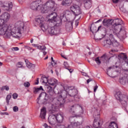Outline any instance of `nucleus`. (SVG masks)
Masks as SVG:
<instances>
[{"instance_id": "obj_1", "label": "nucleus", "mask_w": 128, "mask_h": 128, "mask_svg": "<svg viewBox=\"0 0 128 128\" xmlns=\"http://www.w3.org/2000/svg\"><path fill=\"white\" fill-rule=\"evenodd\" d=\"M48 16H51L52 18L50 20H52V22L54 23L56 26L52 27H48V25L46 23L44 22V18L42 16H39L36 19V22H37L38 24H40L41 30L43 32H46L48 30V32L50 34H60V24H62V21L64 18V14L61 15L60 18L56 20V12H52L50 14H49Z\"/></svg>"}, {"instance_id": "obj_2", "label": "nucleus", "mask_w": 128, "mask_h": 128, "mask_svg": "<svg viewBox=\"0 0 128 128\" xmlns=\"http://www.w3.org/2000/svg\"><path fill=\"white\" fill-rule=\"evenodd\" d=\"M0 34H4L6 38H10V36L13 38H18L20 34H22L20 28H18L15 31L12 30V28L8 25H4L0 26Z\"/></svg>"}, {"instance_id": "obj_3", "label": "nucleus", "mask_w": 128, "mask_h": 128, "mask_svg": "<svg viewBox=\"0 0 128 128\" xmlns=\"http://www.w3.org/2000/svg\"><path fill=\"white\" fill-rule=\"evenodd\" d=\"M68 96V90H62L60 94H58L57 96L54 99V100L56 102V104L62 106L66 102V100H68L69 102H72V100H71Z\"/></svg>"}, {"instance_id": "obj_4", "label": "nucleus", "mask_w": 128, "mask_h": 128, "mask_svg": "<svg viewBox=\"0 0 128 128\" xmlns=\"http://www.w3.org/2000/svg\"><path fill=\"white\" fill-rule=\"evenodd\" d=\"M116 98L118 100L122 106L126 108L128 106V96L122 94L120 91L116 92L114 94Z\"/></svg>"}, {"instance_id": "obj_5", "label": "nucleus", "mask_w": 128, "mask_h": 128, "mask_svg": "<svg viewBox=\"0 0 128 128\" xmlns=\"http://www.w3.org/2000/svg\"><path fill=\"white\" fill-rule=\"evenodd\" d=\"M41 12L42 14H46L48 10L54 8V2L52 0L48 1L44 4H42Z\"/></svg>"}, {"instance_id": "obj_6", "label": "nucleus", "mask_w": 128, "mask_h": 128, "mask_svg": "<svg viewBox=\"0 0 128 128\" xmlns=\"http://www.w3.org/2000/svg\"><path fill=\"white\" fill-rule=\"evenodd\" d=\"M114 30L116 34H118L120 38H122L123 40L126 38V32L122 24L114 26Z\"/></svg>"}, {"instance_id": "obj_7", "label": "nucleus", "mask_w": 128, "mask_h": 128, "mask_svg": "<svg viewBox=\"0 0 128 128\" xmlns=\"http://www.w3.org/2000/svg\"><path fill=\"white\" fill-rule=\"evenodd\" d=\"M64 88L66 90H68V96H69V98H74V96L78 94V90L74 88V86H65Z\"/></svg>"}, {"instance_id": "obj_8", "label": "nucleus", "mask_w": 128, "mask_h": 128, "mask_svg": "<svg viewBox=\"0 0 128 128\" xmlns=\"http://www.w3.org/2000/svg\"><path fill=\"white\" fill-rule=\"evenodd\" d=\"M42 1L38 0L31 3L30 4V8L32 10H40L42 12Z\"/></svg>"}, {"instance_id": "obj_9", "label": "nucleus", "mask_w": 128, "mask_h": 128, "mask_svg": "<svg viewBox=\"0 0 128 128\" xmlns=\"http://www.w3.org/2000/svg\"><path fill=\"white\" fill-rule=\"evenodd\" d=\"M42 94H45V98L44 99L43 102H42V104H48V102H56V100H54V99L52 100L50 96L48 95L46 93L42 92L39 95V97L37 98V103H38V104H40V103H38V100H40V98H42Z\"/></svg>"}, {"instance_id": "obj_10", "label": "nucleus", "mask_w": 128, "mask_h": 128, "mask_svg": "<svg viewBox=\"0 0 128 128\" xmlns=\"http://www.w3.org/2000/svg\"><path fill=\"white\" fill-rule=\"evenodd\" d=\"M90 30L92 34H94V32H98V30H100L102 32H104V36H106V28H102V26H99L98 29H96V25L92 24Z\"/></svg>"}, {"instance_id": "obj_11", "label": "nucleus", "mask_w": 128, "mask_h": 128, "mask_svg": "<svg viewBox=\"0 0 128 128\" xmlns=\"http://www.w3.org/2000/svg\"><path fill=\"white\" fill-rule=\"evenodd\" d=\"M70 10L75 15V16H80L82 14V9L76 4L71 6L70 7Z\"/></svg>"}, {"instance_id": "obj_12", "label": "nucleus", "mask_w": 128, "mask_h": 128, "mask_svg": "<svg viewBox=\"0 0 128 128\" xmlns=\"http://www.w3.org/2000/svg\"><path fill=\"white\" fill-rule=\"evenodd\" d=\"M47 92L48 94V96H50V98H52L51 100H54L56 98V96H54L55 94L54 92V89L52 88V87L49 86L47 88Z\"/></svg>"}, {"instance_id": "obj_13", "label": "nucleus", "mask_w": 128, "mask_h": 128, "mask_svg": "<svg viewBox=\"0 0 128 128\" xmlns=\"http://www.w3.org/2000/svg\"><path fill=\"white\" fill-rule=\"evenodd\" d=\"M80 108V110H82V107L80 106L78 104H75L72 106H71L70 110V112H71V114H74L76 112V110Z\"/></svg>"}, {"instance_id": "obj_14", "label": "nucleus", "mask_w": 128, "mask_h": 128, "mask_svg": "<svg viewBox=\"0 0 128 128\" xmlns=\"http://www.w3.org/2000/svg\"><path fill=\"white\" fill-rule=\"evenodd\" d=\"M48 122H49L50 124H54L56 121V115L54 114L50 115L48 118Z\"/></svg>"}, {"instance_id": "obj_15", "label": "nucleus", "mask_w": 128, "mask_h": 128, "mask_svg": "<svg viewBox=\"0 0 128 128\" xmlns=\"http://www.w3.org/2000/svg\"><path fill=\"white\" fill-rule=\"evenodd\" d=\"M46 108L43 107L40 110V116L42 120H44L46 118Z\"/></svg>"}, {"instance_id": "obj_16", "label": "nucleus", "mask_w": 128, "mask_h": 128, "mask_svg": "<svg viewBox=\"0 0 128 128\" xmlns=\"http://www.w3.org/2000/svg\"><path fill=\"white\" fill-rule=\"evenodd\" d=\"M84 6L86 10H90L92 8V0H84Z\"/></svg>"}, {"instance_id": "obj_17", "label": "nucleus", "mask_w": 128, "mask_h": 128, "mask_svg": "<svg viewBox=\"0 0 128 128\" xmlns=\"http://www.w3.org/2000/svg\"><path fill=\"white\" fill-rule=\"evenodd\" d=\"M72 24H74V22L72 21H70L66 23V28L68 32H70L72 30Z\"/></svg>"}, {"instance_id": "obj_18", "label": "nucleus", "mask_w": 128, "mask_h": 128, "mask_svg": "<svg viewBox=\"0 0 128 128\" xmlns=\"http://www.w3.org/2000/svg\"><path fill=\"white\" fill-rule=\"evenodd\" d=\"M110 70H112L116 72H120V67L118 66H111L107 69V74H108V71Z\"/></svg>"}, {"instance_id": "obj_19", "label": "nucleus", "mask_w": 128, "mask_h": 128, "mask_svg": "<svg viewBox=\"0 0 128 128\" xmlns=\"http://www.w3.org/2000/svg\"><path fill=\"white\" fill-rule=\"evenodd\" d=\"M120 82L121 84H128V76H124L120 78Z\"/></svg>"}, {"instance_id": "obj_20", "label": "nucleus", "mask_w": 128, "mask_h": 128, "mask_svg": "<svg viewBox=\"0 0 128 128\" xmlns=\"http://www.w3.org/2000/svg\"><path fill=\"white\" fill-rule=\"evenodd\" d=\"M56 120L57 122L62 124L64 121V114H58L56 116Z\"/></svg>"}, {"instance_id": "obj_21", "label": "nucleus", "mask_w": 128, "mask_h": 128, "mask_svg": "<svg viewBox=\"0 0 128 128\" xmlns=\"http://www.w3.org/2000/svg\"><path fill=\"white\" fill-rule=\"evenodd\" d=\"M0 17L4 20L6 22H8V20H10V16L9 14L6 12L2 14L1 15Z\"/></svg>"}, {"instance_id": "obj_22", "label": "nucleus", "mask_w": 128, "mask_h": 128, "mask_svg": "<svg viewBox=\"0 0 128 128\" xmlns=\"http://www.w3.org/2000/svg\"><path fill=\"white\" fill-rule=\"evenodd\" d=\"M72 0H63L61 4L63 6H70L72 4Z\"/></svg>"}, {"instance_id": "obj_23", "label": "nucleus", "mask_w": 128, "mask_h": 128, "mask_svg": "<svg viewBox=\"0 0 128 128\" xmlns=\"http://www.w3.org/2000/svg\"><path fill=\"white\" fill-rule=\"evenodd\" d=\"M102 122H100V121H98L96 118L94 120L93 126L94 128H99L102 126Z\"/></svg>"}, {"instance_id": "obj_24", "label": "nucleus", "mask_w": 128, "mask_h": 128, "mask_svg": "<svg viewBox=\"0 0 128 128\" xmlns=\"http://www.w3.org/2000/svg\"><path fill=\"white\" fill-rule=\"evenodd\" d=\"M58 82V80L55 78H52L48 80V84H50V86H54V88H56V84Z\"/></svg>"}, {"instance_id": "obj_25", "label": "nucleus", "mask_w": 128, "mask_h": 128, "mask_svg": "<svg viewBox=\"0 0 128 128\" xmlns=\"http://www.w3.org/2000/svg\"><path fill=\"white\" fill-rule=\"evenodd\" d=\"M24 61L28 68H36V64L30 63L28 60H25Z\"/></svg>"}, {"instance_id": "obj_26", "label": "nucleus", "mask_w": 128, "mask_h": 128, "mask_svg": "<svg viewBox=\"0 0 128 128\" xmlns=\"http://www.w3.org/2000/svg\"><path fill=\"white\" fill-rule=\"evenodd\" d=\"M113 22L114 24V26H118L120 24H122L123 22L121 19L117 18L113 20Z\"/></svg>"}, {"instance_id": "obj_27", "label": "nucleus", "mask_w": 128, "mask_h": 128, "mask_svg": "<svg viewBox=\"0 0 128 128\" xmlns=\"http://www.w3.org/2000/svg\"><path fill=\"white\" fill-rule=\"evenodd\" d=\"M110 20H108L106 19H104L102 21V24L104 26H106V28L110 27Z\"/></svg>"}, {"instance_id": "obj_28", "label": "nucleus", "mask_w": 128, "mask_h": 128, "mask_svg": "<svg viewBox=\"0 0 128 128\" xmlns=\"http://www.w3.org/2000/svg\"><path fill=\"white\" fill-rule=\"evenodd\" d=\"M39 50H41V52H43L44 56L46 54L47 52L45 51L46 50V47L45 46H40Z\"/></svg>"}, {"instance_id": "obj_29", "label": "nucleus", "mask_w": 128, "mask_h": 128, "mask_svg": "<svg viewBox=\"0 0 128 128\" xmlns=\"http://www.w3.org/2000/svg\"><path fill=\"white\" fill-rule=\"evenodd\" d=\"M109 128H118V124L114 122H111L108 126Z\"/></svg>"}, {"instance_id": "obj_30", "label": "nucleus", "mask_w": 128, "mask_h": 128, "mask_svg": "<svg viewBox=\"0 0 128 128\" xmlns=\"http://www.w3.org/2000/svg\"><path fill=\"white\" fill-rule=\"evenodd\" d=\"M40 90H44V88H42V87L40 86L39 88H36V87H34L33 88V92L34 94H37Z\"/></svg>"}, {"instance_id": "obj_31", "label": "nucleus", "mask_w": 128, "mask_h": 128, "mask_svg": "<svg viewBox=\"0 0 128 128\" xmlns=\"http://www.w3.org/2000/svg\"><path fill=\"white\" fill-rule=\"evenodd\" d=\"M72 124L74 126V128H80V122H72Z\"/></svg>"}, {"instance_id": "obj_32", "label": "nucleus", "mask_w": 128, "mask_h": 128, "mask_svg": "<svg viewBox=\"0 0 128 128\" xmlns=\"http://www.w3.org/2000/svg\"><path fill=\"white\" fill-rule=\"evenodd\" d=\"M6 22V21L4 20L2 18L0 17V26H8L6 24H4Z\"/></svg>"}, {"instance_id": "obj_33", "label": "nucleus", "mask_w": 128, "mask_h": 128, "mask_svg": "<svg viewBox=\"0 0 128 128\" xmlns=\"http://www.w3.org/2000/svg\"><path fill=\"white\" fill-rule=\"evenodd\" d=\"M112 46L114 48H116L120 46V43H118L117 40H114V41L112 42Z\"/></svg>"}, {"instance_id": "obj_34", "label": "nucleus", "mask_w": 128, "mask_h": 128, "mask_svg": "<svg viewBox=\"0 0 128 128\" xmlns=\"http://www.w3.org/2000/svg\"><path fill=\"white\" fill-rule=\"evenodd\" d=\"M112 40L110 38L106 40H104V42L106 43V44H108V46H112Z\"/></svg>"}, {"instance_id": "obj_35", "label": "nucleus", "mask_w": 128, "mask_h": 128, "mask_svg": "<svg viewBox=\"0 0 128 128\" xmlns=\"http://www.w3.org/2000/svg\"><path fill=\"white\" fill-rule=\"evenodd\" d=\"M10 98H12V94H10L6 96V100L8 106L10 104Z\"/></svg>"}, {"instance_id": "obj_36", "label": "nucleus", "mask_w": 128, "mask_h": 128, "mask_svg": "<svg viewBox=\"0 0 128 128\" xmlns=\"http://www.w3.org/2000/svg\"><path fill=\"white\" fill-rule=\"evenodd\" d=\"M100 60H102V62H106V60H108V56H106V54L102 55L100 57Z\"/></svg>"}, {"instance_id": "obj_37", "label": "nucleus", "mask_w": 128, "mask_h": 128, "mask_svg": "<svg viewBox=\"0 0 128 128\" xmlns=\"http://www.w3.org/2000/svg\"><path fill=\"white\" fill-rule=\"evenodd\" d=\"M94 60H95L97 64L99 66V64H102V62L100 61V57H97L95 59H94Z\"/></svg>"}, {"instance_id": "obj_38", "label": "nucleus", "mask_w": 128, "mask_h": 128, "mask_svg": "<svg viewBox=\"0 0 128 128\" xmlns=\"http://www.w3.org/2000/svg\"><path fill=\"white\" fill-rule=\"evenodd\" d=\"M42 78H43L42 82L44 84H48V78L44 76H42Z\"/></svg>"}, {"instance_id": "obj_39", "label": "nucleus", "mask_w": 128, "mask_h": 128, "mask_svg": "<svg viewBox=\"0 0 128 128\" xmlns=\"http://www.w3.org/2000/svg\"><path fill=\"white\" fill-rule=\"evenodd\" d=\"M93 116L94 118L95 116H98V118L100 117V113L98 112V110H96L94 114H93Z\"/></svg>"}, {"instance_id": "obj_40", "label": "nucleus", "mask_w": 128, "mask_h": 128, "mask_svg": "<svg viewBox=\"0 0 128 128\" xmlns=\"http://www.w3.org/2000/svg\"><path fill=\"white\" fill-rule=\"evenodd\" d=\"M12 3L10 2V4H8V7H7L6 10H12Z\"/></svg>"}, {"instance_id": "obj_41", "label": "nucleus", "mask_w": 128, "mask_h": 128, "mask_svg": "<svg viewBox=\"0 0 128 128\" xmlns=\"http://www.w3.org/2000/svg\"><path fill=\"white\" fill-rule=\"evenodd\" d=\"M4 90L8 91L10 90V88L8 86H3L2 88V90Z\"/></svg>"}, {"instance_id": "obj_42", "label": "nucleus", "mask_w": 128, "mask_h": 128, "mask_svg": "<svg viewBox=\"0 0 128 128\" xmlns=\"http://www.w3.org/2000/svg\"><path fill=\"white\" fill-rule=\"evenodd\" d=\"M24 86H26V88H28L30 86V84L29 82H24Z\"/></svg>"}, {"instance_id": "obj_43", "label": "nucleus", "mask_w": 128, "mask_h": 128, "mask_svg": "<svg viewBox=\"0 0 128 128\" xmlns=\"http://www.w3.org/2000/svg\"><path fill=\"white\" fill-rule=\"evenodd\" d=\"M64 66H65V68L68 69L70 68V66H68V62H64Z\"/></svg>"}, {"instance_id": "obj_44", "label": "nucleus", "mask_w": 128, "mask_h": 128, "mask_svg": "<svg viewBox=\"0 0 128 128\" xmlns=\"http://www.w3.org/2000/svg\"><path fill=\"white\" fill-rule=\"evenodd\" d=\"M13 110L15 112H18V107L17 106H14V107H13Z\"/></svg>"}, {"instance_id": "obj_45", "label": "nucleus", "mask_w": 128, "mask_h": 128, "mask_svg": "<svg viewBox=\"0 0 128 128\" xmlns=\"http://www.w3.org/2000/svg\"><path fill=\"white\" fill-rule=\"evenodd\" d=\"M17 66H18V68H22V62H18L17 64Z\"/></svg>"}, {"instance_id": "obj_46", "label": "nucleus", "mask_w": 128, "mask_h": 128, "mask_svg": "<svg viewBox=\"0 0 128 128\" xmlns=\"http://www.w3.org/2000/svg\"><path fill=\"white\" fill-rule=\"evenodd\" d=\"M12 50H15L16 52L20 48H18V47H14L12 48Z\"/></svg>"}, {"instance_id": "obj_47", "label": "nucleus", "mask_w": 128, "mask_h": 128, "mask_svg": "<svg viewBox=\"0 0 128 128\" xmlns=\"http://www.w3.org/2000/svg\"><path fill=\"white\" fill-rule=\"evenodd\" d=\"M13 98H18V94L16 93H14L12 94Z\"/></svg>"}, {"instance_id": "obj_48", "label": "nucleus", "mask_w": 128, "mask_h": 128, "mask_svg": "<svg viewBox=\"0 0 128 128\" xmlns=\"http://www.w3.org/2000/svg\"><path fill=\"white\" fill-rule=\"evenodd\" d=\"M51 64L52 66H56V61H52L51 62Z\"/></svg>"}, {"instance_id": "obj_49", "label": "nucleus", "mask_w": 128, "mask_h": 128, "mask_svg": "<svg viewBox=\"0 0 128 128\" xmlns=\"http://www.w3.org/2000/svg\"><path fill=\"white\" fill-rule=\"evenodd\" d=\"M110 40H114V35L112 34H110Z\"/></svg>"}, {"instance_id": "obj_50", "label": "nucleus", "mask_w": 128, "mask_h": 128, "mask_svg": "<svg viewBox=\"0 0 128 128\" xmlns=\"http://www.w3.org/2000/svg\"><path fill=\"white\" fill-rule=\"evenodd\" d=\"M98 85H96V86H94V92H96V90H98Z\"/></svg>"}, {"instance_id": "obj_51", "label": "nucleus", "mask_w": 128, "mask_h": 128, "mask_svg": "<svg viewBox=\"0 0 128 128\" xmlns=\"http://www.w3.org/2000/svg\"><path fill=\"white\" fill-rule=\"evenodd\" d=\"M92 78H89L87 80L86 82L87 84H90V82H92Z\"/></svg>"}, {"instance_id": "obj_52", "label": "nucleus", "mask_w": 128, "mask_h": 128, "mask_svg": "<svg viewBox=\"0 0 128 128\" xmlns=\"http://www.w3.org/2000/svg\"><path fill=\"white\" fill-rule=\"evenodd\" d=\"M1 114H2V116H4V114H6V116H8V113L7 112H2Z\"/></svg>"}, {"instance_id": "obj_53", "label": "nucleus", "mask_w": 128, "mask_h": 128, "mask_svg": "<svg viewBox=\"0 0 128 128\" xmlns=\"http://www.w3.org/2000/svg\"><path fill=\"white\" fill-rule=\"evenodd\" d=\"M119 0H112V2H114V4H118Z\"/></svg>"}, {"instance_id": "obj_54", "label": "nucleus", "mask_w": 128, "mask_h": 128, "mask_svg": "<svg viewBox=\"0 0 128 128\" xmlns=\"http://www.w3.org/2000/svg\"><path fill=\"white\" fill-rule=\"evenodd\" d=\"M67 70H69V72H70V74H72V71L74 70V69H72V68H67Z\"/></svg>"}, {"instance_id": "obj_55", "label": "nucleus", "mask_w": 128, "mask_h": 128, "mask_svg": "<svg viewBox=\"0 0 128 128\" xmlns=\"http://www.w3.org/2000/svg\"><path fill=\"white\" fill-rule=\"evenodd\" d=\"M82 76H88V74L84 72H82Z\"/></svg>"}, {"instance_id": "obj_56", "label": "nucleus", "mask_w": 128, "mask_h": 128, "mask_svg": "<svg viewBox=\"0 0 128 128\" xmlns=\"http://www.w3.org/2000/svg\"><path fill=\"white\" fill-rule=\"evenodd\" d=\"M36 48H37L38 50H40V46L38 45V44H36Z\"/></svg>"}, {"instance_id": "obj_57", "label": "nucleus", "mask_w": 128, "mask_h": 128, "mask_svg": "<svg viewBox=\"0 0 128 128\" xmlns=\"http://www.w3.org/2000/svg\"><path fill=\"white\" fill-rule=\"evenodd\" d=\"M36 82H35V84H38V78H37V80H36Z\"/></svg>"}, {"instance_id": "obj_58", "label": "nucleus", "mask_w": 128, "mask_h": 128, "mask_svg": "<svg viewBox=\"0 0 128 128\" xmlns=\"http://www.w3.org/2000/svg\"><path fill=\"white\" fill-rule=\"evenodd\" d=\"M44 126L45 128H48V124H44Z\"/></svg>"}, {"instance_id": "obj_59", "label": "nucleus", "mask_w": 128, "mask_h": 128, "mask_svg": "<svg viewBox=\"0 0 128 128\" xmlns=\"http://www.w3.org/2000/svg\"><path fill=\"white\" fill-rule=\"evenodd\" d=\"M123 58L124 60H126V58H128V56L126 55H124Z\"/></svg>"}, {"instance_id": "obj_60", "label": "nucleus", "mask_w": 128, "mask_h": 128, "mask_svg": "<svg viewBox=\"0 0 128 128\" xmlns=\"http://www.w3.org/2000/svg\"><path fill=\"white\" fill-rule=\"evenodd\" d=\"M102 22V19H100L96 21V24L98 22Z\"/></svg>"}, {"instance_id": "obj_61", "label": "nucleus", "mask_w": 128, "mask_h": 128, "mask_svg": "<svg viewBox=\"0 0 128 128\" xmlns=\"http://www.w3.org/2000/svg\"><path fill=\"white\" fill-rule=\"evenodd\" d=\"M18 0L20 4H22V2H23L22 0Z\"/></svg>"}, {"instance_id": "obj_62", "label": "nucleus", "mask_w": 128, "mask_h": 128, "mask_svg": "<svg viewBox=\"0 0 128 128\" xmlns=\"http://www.w3.org/2000/svg\"><path fill=\"white\" fill-rule=\"evenodd\" d=\"M30 42H31V44H32V42H34V39L33 38H32L30 40Z\"/></svg>"}, {"instance_id": "obj_63", "label": "nucleus", "mask_w": 128, "mask_h": 128, "mask_svg": "<svg viewBox=\"0 0 128 128\" xmlns=\"http://www.w3.org/2000/svg\"><path fill=\"white\" fill-rule=\"evenodd\" d=\"M61 56H62V58H66V56H64V55H62V54H61Z\"/></svg>"}, {"instance_id": "obj_64", "label": "nucleus", "mask_w": 128, "mask_h": 128, "mask_svg": "<svg viewBox=\"0 0 128 128\" xmlns=\"http://www.w3.org/2000/svg\"><path fill=\"white\" fill-rule=\"evenodd\" d=\"M85 128H92L90 126H86V127Z\"/></svg>"}]
</instances>
